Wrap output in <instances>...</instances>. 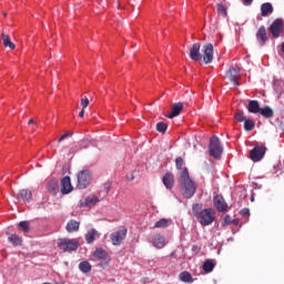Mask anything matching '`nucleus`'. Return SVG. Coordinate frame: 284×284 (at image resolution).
Instances as JSON below:
<instances>
[{
    "instance_id": "2",
    "label": "nucleus",
    "mask_w": 284,
    "mask_h": 284,
    "mask_svg": "<svg viewBox=\"0 0 284 284\" xmlns=\"http://www.w3.org/2000/svg\"><path fill=\"white\" fill-rule=\"evenodd\" d=\"M180 185L182 190V196L184 199H192L196 194V183L190 178L187 168H184L180 173Z\"/></svg>"
},
{
    "instance_id": "48",
    "label": "nucleus",
    "mask_w": 284,
    "mask_h": 284,
    "mask_svg": "<svg viewBox=\"0 0 284 284\" xmlns=\"http://www.w3.org/2000/svg\"><path fill=\"white\" fill-rule=\"evenodd\" d=\"M174 254H176V252H172V253H171V256H174Z\"/></svg>"
},
{
    "instance_id": "29",
    "label": "nucleus",
    "mask_w": 284,
    "mask_h": 284,
    "mask_svg": "<svg viewBox=\"0 0 284 284\" xmlns=\"http://www.w3.org/2000/svg\"><path fill=\"white\" fill-rule=\"evenodd\" d=\"M180 281L183 283H192V274L190 272L184 271L180 274Z\"/></svg>"
},
{
    "instance_id": "31",
    "label": "nucleus",
    "mask_w": 284,
    "mask_h": 284,
    "mask_svg": "<svg viewBox=\"0 0 284 284\" xmlns=\"http://www.w3.org/2000/svg\"><path fill=\"white\" fill-rule=\"evenodd\" d=\"M94 236H97V230L92 229L85 234L87 243H94Z\"/></svg>"
},
{
    "instance_id": "49",
    "label": "nucleus",
    "mask_w": 284,
    "mask_h": 284,
    "mask_svg": "<svg viewBox=\"0 0 284 284\" xmlns=\"http://www.w3.org/2000/svg\"><path fill=\"white\" fill-rule=\"evenodd\" d=\"M251 201H254V196L251 197Z\"/></svg>"
},
{
    "instance_id": "27",
    "label": "nucleus",
    "mask_w": 284,
    "mask_h": 284,
    "mask_svg": "<svg viewBox=\"0 0 284 284\" xmlns=\"http://www.w3.org/2000/svg\"><path fill=\"white\" fill-rule=\"evenodd\" d=\"M171 221L168 219H161L154 224V229H165L170 226Z\"/></svg>"
},
{
    "instance_id": "23",
    "label": "nucleus",
    "mask_w": 284,
    "mask_h": 284,
    "mask_svg": "<svg viewBox=\"0 0 284 284\" xmlns=\"http://www.w3.org/2000/svg\"><path fill=\"white\" fill-rule=\"evenodd\" d=\"M261 12L262 17H270L272 12H274V7H272V3L265 2L261 6Z\"/></svg>"
},
{
    "instance_id": "1",
    "label": "nucleus",
    "mask_w": 284,
    "mask_h": 284,
    "mask_svg": "<svg viewBox=\"0 0 284 284\" xmlns=\"http://www.w3.org/2000/svg\"><path fill=\"white\" fill-rule=\"evenodd\" d=\"M193 216L204 227L212 225L216 219V212L213 209H204L203 204L195 203L192 206Z\"/></svg>"
},
{
    "instance_id": "12",
    "label": "nucleus",
    "mask_w": 284,
    "mask_h": 284,
    "mask_svg": "<svg viewBox=\"0 0 284 284\" xmlns=\"http://www.w3.org/2000/svg\"><path fill=\"white\" fill-rule=\"evenodd\" d=\"M213 204L217 212H225L227 210V203L225 202L223 195H215L213 197Z\"/></svg>"
},
{
    "instance_id": "41",
    "label": "nucleus",
    "mask_w": 284,
    "mask_h": 284,
    "mask_svg": "<svg viewBox=\"0 0 284 284\" xmlns=\"http://www.w3.org/2000/svg\"><path fill=\"white\" fill-rule=\"evenodd\" d=\"M104 187H105L106 192H110V189L112 187V183H110V182L105 183Z\"/></svg>"
},
{
    "instance_id": "43",
    "label": "nucleus",
    "mask_w": 284,
    "mask_h": 284,
    "mask_svg": "<svg viewBox=\"0 0 284 284\" xmlns=\"http://www.w3.org/2000/svg\"><path fill=\"white\" fill-rule=\"evenodd\" d=\"M80 119H83L85 116V109H82L79 113Z\"/></svg>"
},
{
    "instance_id": "8",
    "label": "nucleus",
    "mask_w": 284,
    "mask_h": 284,
    "mask_svg": "<svg viewBox=\"0 0 284 284\" xmlns=\"http://www.w3.org/2000/svg\"><path fill=\"white\" fill-rule=\"evenodd\" d=\"M265 152H267V148L265 146H255L251 150L250 159L253 160L254 163H258L265 156Z\"/></svg>"
},
{
    "instance_id": "18",
    "label": "nucleus",
    "mask_w": 284,
    "mask_h": 284,
    "mask_svg": "<svg viewBox=\"0 0 284 284\" xmlns=\"http://www.w3.org/2000/svg\"><path fill=\"white\" fill-rule=\"evenodd\" d=\"M162 181L166 190H172V187H174V174L165 173Z\"/></svg>"
},
{
    "instance_id": "22",
    "label": "nucleus",
    "mask_w": 284,
    "mask_h": 284,
    "mask_svg": "<svg viewBox=\"0 0 284 284\" xmlns=\"http://www.w3.org/2000/svg\"><path fill=\"white\" fill-rule=\"evenodd\" d=\"M80 223L75 220H70L68 223H67V232H69V234H72V232H79V227H80Z\"/></svg>"
},
{
    "instance_id": "15",
    "label": "nucleus",
    "mask_w": 284,
    "mask_h": 284,
    "mask_svg": "<svg viewBox=\"0 0 284 284\" xmlns=\"http://www.w3.org/2000/svg\"><path fill=\"white\" fill-rule=\"evenodd\" d=\"M61 192L62 194H70L72 192V182L68 175L61 180Z\"/></svg>"
},
{
    "instance_id": "20",
    "label": "nucleus",
    "mask_w": 284,
    "mask_h": 284,
    "mask_svg": "<svg viewBox=\"0 0 284 284\" xmlns=\"http://www.w3.org/2000/svg\"><path fill=\"white\" fill-rule=\"evenodd\" d=\"M247 110L251 114H258V112H261V105L258 104V101L251 100L248 102Z\"/></svg>"
},
{
    "instance_id": "50",
    "label": "nucleus",
    "mask_w": 284,
    "mask_h": 284,
    "mask_svg": "<svg viewBox=\"0 0 284 284\" xmlns=\"http://www.w3.org/2000/svg\"><path fill=\"white\" fill-rule=\"evenodd\" d=\"M6 14H7V13L4 12L3 16L6 17Z\"/></svg>"
},
{
    "instance_id": "17",
    "label": "nucleus",
    "mask_w": 284,
    "mask_h": 284,
    "mask_svg": "<svg viewBox=\"0 0 284 284\" xmlns=\"http://www.w3.org/2000/svg\"><path fill=\"white\" fill-rule=\"evenodd\" d=\"M183 111V104L181 102L174 103L172 105V110L168 115V119H174V116H179L181 112Z\"/></svg>"
},
{
    "instance_id": "46",
    "label": "nucleus",
    "mask_w": 284,
    "mask_h": 284,
    "mask_svg": "<svg viewBox=\"0 0 284 284\" xmlns=\"http://www.w3.org/2000/svg\"><path fill=\"white\" fill-rule=\"evenodd\" d=\"M32 123H34V120H32V119L29 120L28 124H29V125H32Z\"/></svg>"
},
{
    "instance_id": "39",
    "label": "nucleus",
    "mask_w": 284,
    "mask_h": 284,
    "mask_svg": "<svg viewBox=\"0 0 284 284\" xmlns=\"http://www.w3.org/2000/svg\"><path fill=\"white\" fill-rule=\"evenodd\" d=\"M240 214H242V216H247V214H250V209H243Z\"/></svg>"
},
{
    "instance_id": "38",
    "label": "nucleus",
    "mask_w": 284,
    "mask_h": 284,
    "mask_svg": "<svg viewBox=\"0 0 284 284\" xmlns=\"http://www.w3.org/2000/svg\"><path fill=\"white\" fill-rule=\"evenodd\" d=\"M81 105H82V110H85V108L90 105V100L88 98L81 99Z\"/></svg>"
},
{
    "instance_id": "35",
    "label": "nucleus",
    "mask_w": 284,
    "mask_h": 284,
    "mask_svg": "<svg viewBox=\"0 0 284 284\" xmlns=\"http://www.w3.org/2000/svg\"><path fill=\"white\" fill-rule=\"evenodd\" d=\"M97 203H99V197L92 195V196H88L85 199V204L87 205H97Z\"/></svg>"
},
{
    "instance_id": "6",
    "label": "nucleus",
    "mask_w": 284,
    "mask_h": 284,
    "mask_svg": "<svg viewBox=\"0 0 284 284\" xmlns=\"http://www.w3.org/2000/svg\"><path fill=\"white\" fill-rule=\"evenodd\" d=\"M90 181H92V176L90 175V171L83 170L78 173V184L77 187L79 190H85L88 185H90Z\"/></svg>"
},
{
    "instance_id": "19",
    "label": "nucleus",
    "mask_w": 284,
    "mask_h": 284,
    "mask_svg": "<svg viewBox=\"0 0 284 284\" xmlns=\"http://www.w3.org/2000/svg\"><path fill=\"white\" fill-rule=\"evenodd\" d=\"M8 243H11V245L18 247L19 245H23V237L17 235V233L10 234L8 236Z\"/></svg>"
},
{
    "instance_id": "32",
    "label": "nucleus",
    "mask_w": 284,
    "mask_h": 284,
    "mask_svg": "<svg viewBox=\"0 0 284 284\" xmlns=\"http://www.w3.org/2000/svg\"><path fill=\"white\" fill-rule=\"evenodd\" d=\"M217 14L225 19V17H227V7H225L223 3H219L217 4Z\"/></svg>"
},
{
    "instance_id": "26",
    "label": "nucleus",
    "mask_w": 284,
    "mask_h": 284,
    "mask_svg": "<svg viewBox=\"0 0 284 284\" xmlns=\"http://www.w3.org/2000/svg\"><path fill=\"white\" fill-rule=\"evenodd\" d=\"M79 270L83 274H89V272H92V264L88 261H83L79 264Z\"/></svg>"
},
{
    "instance_id": "24",
    "label": "nucleus",
    "mask_w": 284,
    "mask_h": 284,
    "mask_svg": "<svg viewBox=\"0 0 284 284\" xmlns=\"http://www.w3.org/2000/svg\"><path fill=\"white\" fill-rule=\"evenodd\" d=\"M2 43L4 48H9L10 50H14V48H17L12 40H10V36L6 34L4 32H2Z\"/></svg>"
},
{
    "instance_id": "5",
    "label": "nucleus",
    "mask_w": 284,
    "mask_h": 284,
    "mask_svg": "<svg viewBox=\"0 0 284 284\" xmlns=\"http://www.w3.org/2000/svg\"><path fill=\"white\" fill-rule=\"evenodd\" d=\"M209 154L213 156V159H221L223 154V146L221 145V141L216 136H212L209 145Z\"/></svg>"
},
{
    "instance_id": "10",
    "label": "nucleus",
    "mask_w": 284,
    "mask_h": 284,
    "mask_svg": "<svg viewBox=\"0 0 284 284\" xmlns=\"http://www.w3.org/2000/svg\"><path fill=\"white\" fill-rule=\"evenodd\" d=\"M227 79L235 85H239V79H241V69L239 67H233L226 72Z\"/></svg>"
},
{
    "instance_id": "30",
    "label": "nucleus",
    "mask_w": 284,
    "mask_h": 284,
    "mask_svg": "<svg viewBox=\"0 0 284 284\" xmlns=\"http://www.w3.org/2000/svg\"><path fill=\"white\" fill-rule=\"evenodd\" d=\"M256 126L253 120L246 119L244 120V130L246 132H252V130Z\"/></svg>"
},
{
    "instance_id": "42",
    "label": "nucleus",
    "mask_w": 284,
    "mask_h": 284,
    "mask_svg": "<svg viewBox=\"0 0 284 284\" xmlns=\"http://www.w3.org/2000/svg\"><path fill=\"white\" fill-rule=\"evenodd\" d=\"M231 217H230V215H226L225 217H224V223H226V225H230V223H231V220H230Z\"/></svg>"
},
{
    "instance_id": "9",
    "label": "nucleus",
    "mask_w": 284,
    "mask_h": 284,
    "mask_svg": "<svg viewBox=\"0 0 284 284\" xmlns=\"http://www.w3.org/2000/svg\"><path fill=\"white\" fill-rule=\"evenodd\" d=\"M270 30L274 39H278V37L283 34V21L281 19L274 20V22L270 27Z\"/></svg>"
},
{
    "instance_id": "40",
    "label": "nucleus",
    "mask_w": 284,
    "mask_h": 284,
    "mask_svg": "<svg viewBox=\"0 0 284 284\" xmlns=\"http://www.w3.org/2000/svg\"><path fill=\"white\" fill-rule=\"evenodd\" d=\"M244 6H252V3L254 2V0H242Z\"/></svg>"
},
{
    "instance_id": "25",
    "label": "nucleus",
    "mask_w": 284,
    "mask_h": 284,
    "mask_svg": "<svg viewBox=\"0 0 284 284\" xmlns=\"http://www.w3.org/2000/svg\"><path fill=\"white\" fill-rule=\"evenodd\" d=\"M258 113L264 116V119H272V116H274V110L270 106L261 108Z\"/></svg>"
},
{
    "instance_id": "36",
    "label": "nucleus",
    "mask_w": 284,
    "mask_h": 284,
    "mask_svg": "<svg viewBox=\"0 0 284 284\" xmlns=\"http://www.w3.org/2000/svg\"><path fill=\"white\" fill-rule=\"evenodd\" d=\"M158 132H166L168 131V124L165 122H159L156 124Z\"/></svg>"
},
{
    "instance_id": "4",
    "label": "nucleus",
    "mask_w": 284,
    "mask_h": 284,
    "mask_svg": "<svg viewBox=\"0 0 284 284\" xmlns=\"http://www.w3.org/2000/svg\"><path fill=\"white\" fill-rule=\"evenodd\" d=\"M93 257H95L97 261L100 262L99 266L102 267L103 270H105V267H108L112 262V257H110V254L108 253V251L101 247L97 248L93 252Z\"/></svg>"
},
{
    "instance_id": "33",
    "label": "nucleus",
    "mask_w": 284,
    "mask_h": 284,
    "mask_svg": "<svg viewBox=\"0 0 284 284\" xmlns=\"http://www.w3.org/2000/svg\"><path fill=\"white\" fill-rule=\"evenodd\" d=\"M234 119L237 121V123H243V121L245 122L247 120V118H245V113H243L241 110L235 112Z\"/></svg>"
},
{
    "instance_id": "7",
    "label": "nucleus",
    "mask_w": 284,
    "mask_h": 284,
    "mask_svg": "<svg viewBox=\"0 0 284 284\" xmlns=\"http://www.w3.org/2000/svg\"><path fill=\"white\" fill-rule=\"evenodd\" d=\"M202 59L204 63H212L214 61V45L212 43H207L202 49Z\"/></svg>"
},
{
    "instance_id": "13",
    "label": "nucleus",
    "mask_w": 284,
    "mask_h": 284,
    "mask_svg": "<svg viewBox=\"0 0 284 284\" xmlns=\"http://www.w3.org/2000/svg\"><path fill=\"white\" fill-rule=\"evenodd\" d=\"M190 59L192 61H201L203 59V54H201V43H194L190 49Z\"/></svg>"
},
{
    "instance_id": "3",
    "label": "nucleus",
    "mask_w": 284,
    "mask_h": 284,
    "mask_svg": "<svg viewBox=\"0 0 284 284\" xmlns=\"http://www.w3.org/2000/svg\"><path fill=\"white\" fill-rule=\"evenodd\" d=\"M79 245L77 239H60L58 242V247L62 250V252H77Z\"/></svg>"
},
{
    "instance_id": "47",
    "label": "nucleus",
    "mask_w": 284,
    "mask_h": 284,
    "mask_svg": "<svg viewBox=\"0 0 284 284\" xmlns=\"http://www.w3.org/2000/svg\"><path fill=\"white\" fill-rule=\"evenodd\" d=\"M282 52L284 53V42L282 43Z\"/></svg>"
},
{
    "instance_id": "11",
    "label": "nucleus",
    "mask_w": 284,
    "mask_h": 284,
    "mask_svg": "<svg viewBox=\"0 0 284 284\" xmlns=\"http://www.w3.org/2000/svg\"><path fill=\"white\" fill-rule=\"evenodd\" d=\"M128 236V230L123 229L121 231H116L111 234V241L113 245H121L123 243V239Z\"/></svg>"
},
{
    "instance_id": "37",
    "label": "nucleus",
    "mask_w": 284,
    "mask_h": 284,
    "mask_svg": "<svg viewBox=\"0 0 284 284\" xmlns=\"http://www.w3.org/2000/svg\"><path fill=\"white\" fill-rule=\"evenodd\" d=\"M183 163H184L183 158L179 156L175 159V168L178 170H183Z\"/></svg>"
},
{
    "instance_id": "45",
    "label": "nucleus",
    "mask_w": 284,
    "mask_h": 284,
    "mask_svg": "<svg viewBox=\"0 0 284 284\" xmlns=\"http://www.w3.org/2000/svg\"><path fill=\"white\" fill-rule=\"evenodd\" d=\"M64 136H67V139L68 136H72V132L64 133Z\"/></svg>"
},
{
    "instance_id": "21",
    "label": "nucleus",
    "mask_w": 284,
    "mask_h": 284,
    "mask_svg": "<svg viewBox=\"0 0 284 284\" xmlns=\"http://www.w3.org/2000/svg\"><path fill=\"white\" fill-rule=\"evenodd\" d=\"M153 245L158 250H163V247H165V237H163L161 234L155 235L153 237Z\"/></svg>"
},
{
    "instance_id": "14",
    "label": "nucleus",
    "mask_w": 284,
    "mask_h": 284,
    "mask_svg": "<svg viewBox=\"0 0 284 284\" xmlns=\"http://www.w3.org/2000/svg\"><path fill=\"white\" fill-rule=\"evenodd\" d=\"M13 196H16L17 201H23V203H30V201H32V191L28 189H22L19 191L18 194L13 193Z\"/></svg>"
},
{
    "instance_id": "44",
    "label": "nucleus",
    "mask_w": 284,
    "mask_h": 284,
    "mask_svg": "<svg viewBox=\"0 0 284 284\" xmlns=\"http://www.w3.org/2000/svg\"><path fill=\"white\" fill-rule=\"evenodd\" d=\"M65 139H67V135H61V138L58 140V143H61V142H63V141H65Z\"/></svg>"
},
{
    "instance_id": "16",
    "label": "nucleus",
    "mask_w": 284,
    "mask_h": 284,
    "mask_svg": "<svg viewBox=\"0 0 284 284\" xmlns=\"http://www.w3.org/2000/svg\"><path fill=\"white\" fill-rule=\"evenodd\" d=\"M256 39L260 45H265V43H267V30L265 29V27H260L256 32Z\"/></svg>"
},
{
    "instance_id": "28",
    "label": "nucleus",
    "mask_w": 284,
    "mask_h": 284,
    "mask_svg": "<svg viewBox=\"0 0 284 284\" xmlns=\"http://www.w3.org/2000/svg\"><path fill=\"white\" fill-rule=\"evenodd\" d=\"M203 270L204 272H206L207 274H210V272L214 271V262L212 260H206L203 263Z\"/></svg>"
},
{
    "instance_id": "34",
    "label": "nucleus",
    "mask_w": 284,
    "mask_h": 284,
    "mask_svg": "<svg viewBox=\"0 0 284 284\" xmlns=\"http://www.w3.org/2000/svg\"><path fill=\"white\" fill-rule=\"evenodd\" d=\"M18 227H20V230H23V232H26V234H28L30 232V222L22 221L18 224Z\"/></svg>"
}]
</instances>
